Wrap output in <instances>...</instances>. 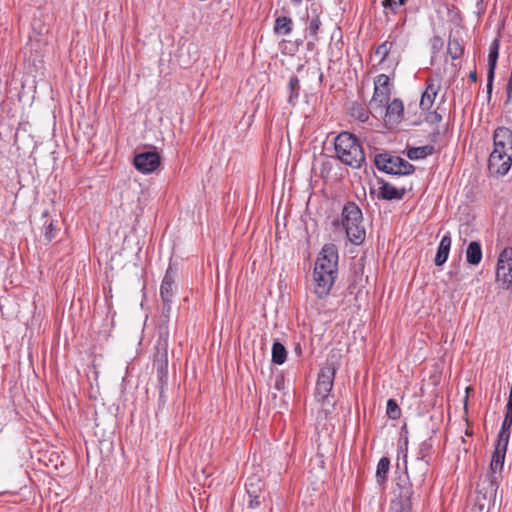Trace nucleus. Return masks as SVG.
I'll list each match as a JSON object with an SVG mask.
<instances>
[{
    "mask_svg": "<svg viewBox=\"0 0 512 512\" xmlns=\"http://www.w3.org/2000/svg\"><path fill=\"white\" fill-rule=\"evenodd\" d=\"M357 117L362 122H364V121H366L368 119L367 112L364 109H362V108H360Z\"/></svg>",
    "mask_w": 512,
    "mask_h": 512,
    "instance_id": "nucleus-37",
    "label": "nucleus"
},
{
    "mask_svg": "<svg viewBox=\"0 0 512 512\" xmlns=\"http://www.w3.org/2000/svg\"><path fill=\"white\" fill-rule=\"evenodd\" d=\"M374 161L379 170L388 174L408 175L414 171L412 164L398 156L378 154L375 156Z\"/></svg>",
    "mask_w": 512,
    "mask_h": 512,
    "instance_id": "nucleus-5",
    "label": "nucleus"
},
{
    "mask_svg": "<svg viewBox=\"0 0 512 512\" xmlns=\"http://www.w3.org/2000/svg\"><path fill=\"white\" fill-rule=\"evenodd\" d=\"M511 426H512V415L505 413V417H504V420H503V423L501 426V430L498 434L497 440H501L502 442L505 441L506 443H509Z\"/></svg>",
    "mask_w": 512,
    "mask_h": 512,
    "instance_id": "nucleus-26",
    "label": "nucleus"
},
{
    "mask_svg": "<svg viewBox=\"0 0 512 512\" xmlns=\"http://www.w3.org/2000/svg\"><path fill=\"white\" fill-rule=\"evenodd\" d=\"M334 145L338 159L345 165L359 168L365 161L363 149L353 134L340 133L335 138Z\"/></svg>",
    "mask_w": 512,
    "mask_h": 512,
    "instance_id": "nucleus-2",
    "label": "nucleus"
},
{
    "mask_svg": "<svg viewBox=\"0 0 512 512\" xmlns=\"http://www.w3.org/2000/svg\"><path fill=\"white\" fill-rule=\"evenodd\" d=\"M174 280L167 272L160 286V296L162 303L171 302L174 295Z\"/></svg>",
    "mask_w": 512,
    "mask_h": 512,
    "instance_id": "nucleus-19",
    "label": "nucleus"
},
{
    "mask_svg": "<svg viewBox=\"0 0 512 512\" xmlns=\"http://www.w3.org/2000/svg\"><path fill=\"white\" fill-rule=\"evenodd\" d=\"M341 225L347 238L355 245L361 244L366 237L363 226V216L360 208L353 202H348L342 209Z\"/></svg>",
    "mask_w": 512,
    "mask_h": 512,
    "instance_id": "nucleus-3",
    "label": "nucleus"
},
{
    "mask_svg": "<svg viewBox=\"0 0 512 512\" xmlns=\"http://www.w3.org/2000/svg\"><path fill=\"white\" fill-rule=\"evenodd\" d=\"M171 311V302H166V303H163V306H162V313L163 315L168 318L169 317V313Z\"/></svg>",
    "mask_w": 512,
    "mask_h": 512,
    "instance_id": "nucleus-36",
    "label": "nucleus"
},
{
    "mask_svg": "<svg viewBox=\"0 0 512 512\" xmlns=\"http://www.w3.org/2000/svg\"><path fill=\"white\" fill-rule=\"evenodd\" d=\"M393 44L391 42H384L375 51V54L380 57V61H384L389 54Z\"/></svg>",
    "mask_w": 512,
    "mask_h": 512,
    "instance_id": "nucleus-32",
    "label": "nucleus"
},
{
    "mask_svg": "<svg viewBox=\"0 0 512 512\" xmlns=\"http://www.w3.org/2000/svg\"><path fill=\"white\" fill-rule=\"evenodd\" d=\"M470 78L472 79V81H476V73L475 72H472L470 74Z\"/></svg>",
    "mask_w": 512,
    "mask_h": 512,
    "instance_id": "nucleus-39",
    "label": "nucleus"
},
{
    "mask_svg": "<svg viewBox=\"0 0 512 512\" xmlns=\"http://www.w3.org/2000/svg\"><path fill=\"white\" fill-rule=\"evenodd\" d=\"M337 265H338V252L337 248L333 244H326L323 246L320 251L315 267L314 272H319L323 274H332L336 276L337 274Z\"/></svg>",
    "mask_w": 512,
    "mask_h": 512,
    "instance_id": "nucleus-9",
    "label": "nucleus"
},
{
    "mask_svg": "<svg viewBox=\"0 0 512 512\" xmlns=\"http://www.w3.org/2000/svg\"><path fill=\"white\" fill-rule=\"evenodd\" d=\"M390 466V460L387 457H383L379 460L376 470V478L379 483L385 481Z\"/></svg>",
    "mask_w": 512,
    "mask_h": 512,
    "instance_id": "nucleus-27",
    "label": "nucleus"
},
{
    "mask_svg": "<svg viewBox=\"0 0 512 512\" xmlns=\"http://www.w3.org/2000/svg\"><path fill=\"white\" fill-rule=\"evenodd\" d=\"M387 415L390 419L396 420L401 415V410L395 400L389 399L387 401Z\"/></svg>",
    "mask_w": 512,
    "mask_h": 512,
    "instance_id": "nucleus-31",
    "label": "nucleus"
},
{
    "mask_svg": "<svg viewBox=\"0 0 512 512\" xmlns=\"http://www.w3.org/2000/svg\"><path fill=\"white\" fill-rule=\"evenodd\" d=\"M56 232H57V229L54 227V224L53 222H49L45 228V232H44V240L49 243L51 242L55 236H56Z\"/></svg>",
    "mask_w": 512,
    "mask_h": 512,
    "instance_id": "nucleus-33",
    "label": "nucleus"
},
{
    "mask_svg": "<svg viewBox=\"0 0 512 512\" xmlns=\"http://www.w3.org/2000/svg\"><path fill=\"white\" fill-rule=\"evenodd\" d=\"M386 108V122L396 124L403 118L404 105L399 99H394L391 103H387Z\"/></svg>",
    "mask_w": 512,
    "mask_h": 512,
    "instance_id": "nucleus-17",
    "label": "nucleus"
},
{
    "mask_svg": "<svg viewBox=\"0 0 512 512\" xmlns=\"http://www.w3.org/2000/svg\"><path fill=\"white\" fill-rule=\"evenodd\" d=\"M451 243L452 240L449 234H446L442 237L434 259L436 266H442L447 261L451 248Z\"/></svg>",
    "mask_w": 512,
    "mask_h": 512,
    "instance_id": "nucleus-18",
    "label": "nucleus"
},
{
    "mask_svg": "<svg viewBox=\"0 0 512 512\" xmlns=\"http://www.w3.org/2000/svg\"><path fill=\"white\" fill-rule=\"evenodd\" d=\"M440 90V83L434 79H429L425 91L422 93L420 100V107L423 110H429L435 101V98Z\"/></svg>",
    "mask_w": 512,
    "mask_h": 512,
    "instance_id": "nucleus-15",
    "label": "nucleus"
},
{
    "mask_svg": "<svg viewBox=\"0 0 512 512\" xmlns=\"http://www.w3.org/2000/svg\"><path fill=\"white\" fill-rule=\"evenodd\" d=\"M168 335L167 333L160 334L157 344L156 353L154 355V367L156 369L157 377L160 383V389L163 390V386L167 380L168 374Z\"/></svg>",
    "mask_w": 512,
    "mask_h": 512,
    "instance_id": "nucleus-8",
    "label": "nucleus"
},
{
    "mask_svg": "<svg viewBox=\"0 0 512 512\" xmlns=\"http://www.w3.org/2000/svg\"><path fill=\"white\" fill-rule=\"evenodd\" d=\"M447 50L453 59L459 58L463 53V49L456 39H450L448 41Z\"/></svg>",
    "mask_w": 512,
    "mask_h": 512,
    "instance_id": "nucleus-30",
    "label": "nucleus"
},
{
    "mask_svg": "<svg viewBox=\"0 0 512 512\" xmlns=\"http://www.w3.org/2000/svg\"><path fill=\"white\" fill-rule=\"evenodd\" d=\"M434 119L436 121H440L441 120V115L437 114V113H434Z\"/></svg>",
    "mask_w": 512,
    "mask_h": 512,
    "instance_id": "nucleus-38",
    "label": "nucleus"
},
{
    "mask_svg": "<svg viewBox=\"0 0 512 512\" xmlns=\"http://www.w3.org/2000/svg\"><path fill=\"white\" fill-rule=\"evenodd\" d=\"M466 260L471 265H478L482 260V249L479 242L472 241L466 250Z\"/></svg>",
    "mask_w": 512,
    "mask_h": 512,
    "instance_id": "nucleus-20",
    "label": "nucleus"
},
{
    "mask_svg": "<svg viewBox=\"0 0 512 512\" xmlns=\"http://www.w3.org/2000/svg\"><path fill=\"white\" fill-rule=\"evenodd\" d=\"M405 0H384L383 5L385 7H390L391 9H396L397 7L403 5Z\"/></svg>",
    "mask_w": 512,
    "mask_h": 512,
    "instance_id": "nucleus-34",
    "label": "nucleus"
},
{
    "mask_svg": "<svg viewBox=\"0 0 512 512\" xmlns=\"http://www.w3.org/2000/svg\"><path fill=\"white\" fill-rule=\"evenodd\" d=\"M289 97L288 102L292 105L295 104L296 99L299 96V90H300V82L299 79L296 76H293L289 80Z\"/></svg>",
    "mask_w": 512,
    "mask_h": 512,
    "instance_id": "nucleus-29",
    "label": "nucleus"
},
{
    "mask_svg": "<svg viewBox=\"0 0 512 512\" xmlns=\"http://www.w3.org/2000/svg\"><path fill=\"white\" fill-rule=\"evenodd\" d=\"M499 51V41L495 39L490 46L488 55V71H495Z\"/></svg>",
    "mask_w": 512,
    "mask_h": 512,
    "instance_id": "nucleus-28",
    "label": "nucleus"
},
{
    "mask_svg": "<svg viewBox=\"0 0 512 512\" xmlns=\"http://www.w3.org/2000/svg\"><path fill=\"white\" fill-rule=\"evenodd\" d=\"M287 351L285 347L278 341L274 342L272 346V362L277 365H282L286 361Z\"/></svg>",
    "mask_w": 512,
    "mask_h": 512,
    "instance_id": "nucleus-25",
    "label": "nucleus"
},
{
    "mask_svg": "<svg viewBox=\"0 0 512 512\" xmlns=\"http://www.w3.org/2000/svg\"><path fill=\"white\" fill-rule=\"evenodd\" d=\"M499 482L498 476L494 478L486 476V478L478 484L476 501L480 510H489L491 506L495 505Z\"/></svg>",
    "mask_w": 512,
    "mask_h": 512,
    "instance_id": "nucleus-6",
    "label": "nucleus"
},
{
    "mask_svg": "<svg viewBox=\"0 0 512 512\" xmlns=\"http://www.w3.org/2000/svg\"><path fill=\"white\" fill-rule=\"evenodd\" d=\"M377 189V197L384 200L401 199L405 194V188H396L395 186L380 181Z\"/></svg>",
    "mask_w": 512,
    "mask_h": 512,
    "instance_id": "nucleus-16",
    "label": "nucleus"
},
{
    "mask_svg": "<svg viewBox=\"0 0 512 512\" xmlns=\"http://www.w3.org/2000/svg\"><path fill=\"white\" fill-rule=\"evenodd\" d=\"M335 279L336 276L332 274L313 272L314 293L318 298H324L329 294Z\"/></svg>",
    "mask_w": 512,
    "mask_h": 512,
    "instance_id": "nucleus-14",
    "label": "nucleus"
},
{
    "mask_svg": "<svg viewBox=\"0 0 512 512\" xmlns=\"http://www.w3.org/2000/svg\"><path fill=\"white\" fill-rule=\"evenodd\" d=\"M337 367L334 362H328L326 366H324L317 379L316 384V393L322 399L328 396V393L331 391L333 387V381L335 377Z\"/></svg>",
    "mask_w": 512,
    "mask_h": 512,
    "instance_id": "nucleus-11",
    "label": "nucleus"
},
{
    "mask_svg": "<svg viewBox=\"0 0 512 512\" xmlns=\"http://www.w3.org/2000/svg\"><path fill=\"white\" fill-rule=\"evenodd\" d=\"M434 151V147L431 145L421 146V147H413L408 149L407 157L411 160L423 159L429 155H431Z\"/></svg>",
    "mask_w": 512,
    "mask_h": 512,
    "instance_id": "nucleus-22",
    "label": "nucleus"
},
{
    "mask_svg": "<svg viewBox=\"0 0 512 512\" xmlns=\"http://www.w3.org/2000/svg\"><path fill=\"white\" fill-rule=\"evenodd\" d=\"M292 19L286 16L278 17L275 21L274 31L280 35H289L292 31Z\"/></svg>",
    "mask_w": 512,
    "mask_h": 512,
    "instance_id": "nucleus-23",
    "label": "nucleus"
},
{
    "mask_svg": "<svg viewBox=\"0 0 512 512\" xmlns=\"http://www.w3.org/2000/svg\"><path fill=\"white\" fill-rule=\"evenodd\" d=\"M413 495V492L409 487L400 489V492L398 494L399 502L398 504L401 507V511L397 512H411L412 509V503H411V497Z\"/></svg>",
    "mask_w": 512,
    "mask_h": 512,
    "instance_id": "nucleus-24",
    "label": "nucleus"
},
{
    "mask_svg": "<svg viewBox=\"0 0 512 512\" xmlns=\"http://www.w3.org/2000/svg\"><path fill=\"white\" fill-rule=\"evenodd\" d=\"M374 94L370 105L374 108H382L386 106L390 99V79L385 74H380L374 81Z\"/></svg>",
    "mask_w": 512,
    "mask_h": 512,
    "instance_id": "nucleus-10",
    "label": "nucleus"
},
{
    "mask_svg": "<svg viewBox=\"0 0 512 512\" xmlns=\"http://www.w3.org/2000/svg\"><path fill=\"white\" fill-rule=\"evenodd\" d=\"M494 72L495 71L487 72V90L489 93L491 92L493 86Z\"/></svg>",
    "mask_w": 512,
    "mask_h": 512,
    "instance_id": "nucleus-35",
    "label": "nucleus"
},
{
    "mask_svg": "<svg viewBox=\"0 0 512 512\" xmlns=\"http://www.w3.org/2000/svg\"><path fill=\"white\" fill-rule=\"evenodd\" d=\"M432 443L425 440L419 445L418 455L415 461L406 467V474L409 479L415 481L418 485H422L429 470L430 453Z\"/></svg>",
    "mask_w": 512,
    "mask_h": 512,
    "instance_id": "nucleus-4",
    "label": "nucleus"
},
{
    "mask_svg": "<svg viewBox=\"0 0 512 512\" xmlns=\"http://www.w3.org/2000/svg\"><path fill=\"white\" fill-rule=\"evenodd\" d=\"M507 446L508 443L505 441L502 442L501 440H497L487 476L491 478L498 476L499 480L501 479V472L504 466Z\"/></svg>",
    "mask_w": 512,
    "mask_h": 512,
    "instance_id": "nucleus-13",
    "label": "nucleus"
},
{
    "mask_svg": "<svg viewBox=\"0 0 512 512\" xmlns=\"http://www.w3.org/2000/svg\"><path fill=\"white\" fill-rule=\"evenodd\" d=\"M295 3H300L302 0H292Z\"/></svg>",
    "mask_w": 512,
    "mask_h": 512,
    "instance_id": "nucleus-42",
    "label": "nucleus"
},
{
    "mask_svg": "<svg viewBox=\"0 0 512 512\" xmlns=\"http://www.w3.org/2000/svg\"><path fill=\"white\" fill-rule=\"evenodd\" d=\"M321 26V21L319 19V16L317 14H314L313 16L308 15V36L311 40L308 41V47L311 45H314V43L318 40V30Z\"/></svg>",
    "mask_w": 512,
    "mask_h": 512,
    "instance_id": "nucleus-21",
    "label": "nucleus"
},
{
    "mask_svg": "<svg viewBox=\"0 0 512 512\" xmlns=\"http://www.w3.org/2000/svg\"><path fill=\"white\" fill-rule=\"evenodd\" d=\"M252 504L256 505V502L250 501V507H252Z\"/></svg>",
    "mask_w": 512,
    "mask_h": 512,
    "instance_id": "nucleus-41",
    "label": "nucleus"
},
{
    "mask_svg": "<svg viewBox=\"0 0 512 512\" xmlns=\"http://www.w3.org/2000/svg\"><path fill=\"white\" fill-rule=\"evenodd\" d=\"M494 149L488 160V169L492 175L504 176L512 164V131L499 127L493 135Z\"/></svg>",
    "mask_w": 512,
    "mask_h": 512,
    "instance_id": "nucleus-1",
    "label": "nucleus"
},
{
    "mask_svg": "<svg viewBox=\"0 0 512 512\" xmlns=\"http://www.w3.org/2000/svg\"><path fill=\"white\" fill-rule=\"evenodd\" d=\"M252 504L256 505V502L250 501V507H252Z\"/></svg>",
    "mask_w": 512,
    "mask_h": 512,
    "instance_id": "nucleus-40",
    "label": "nucleus"
},
{
    "mask_svg": "<svg viewBox=\"0 0 512 512\" xmlns=\"http://www.w3.org/2000/svg\"><path fill=\"white\" fill-rule=\"evenodd\" d=\"M496 284L503 290L512 287V248L506 247L498 257L496 267Z\"/></svg>",
    "mask_w": 512,
    "mask_h": 512,
    "instance_id": "nucleus-7",
    "label": "nucleus"
},
{
    "mask_svg": "<svg viewBox=\"0 0 512 512\" xmlns=\"http://www.w3.org/2000/svg\"><path fill=\"white\" fill-rule=\"evenodd\" d=\"M161 163L160 155L156 151H146L135 155L134 165L144 174L155 171Z\"/></svg>",
    "mask_w": 512,
    "mask_h": 512,
    "instance_id": "nucleus-12",
    "label": "nucleus"
}]
</instances>
